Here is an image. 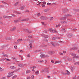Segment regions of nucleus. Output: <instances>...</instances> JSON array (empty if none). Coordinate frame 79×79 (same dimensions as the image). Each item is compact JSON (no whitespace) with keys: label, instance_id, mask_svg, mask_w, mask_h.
<instances>
[{"label":"nucleus","instance_id":"nucleus-26","mask_svg":"<svg viewBox=\"0 0 79 79\" xmlns=\"http://www.w3.org/2000/svg\"><path fill=\"white\" fill-rule=\"evenodd\" d=\"M4 59H5L6 61H11L10 59H8V58H5Z\"/></svg>","mask_w":79,"mask_h":79},{"label":"nucleus","instance_id":"nucleus-15","mask_svg":"<svg viewBox=\"0 0 79 79\" xmlns=\"http://www.w3.org/2000/svg\"><path fill=\"white\" fill-rule=\"evenodd\" d=\"M11 69H16V67L13 66H10Z\"/></svg>","mask_w":79,"mask_h":79},{"label":"nucleus","instance_id":"nucleus-36","mask_svg":"<svg viewBox=\"0 0 79 79\" xmlns=\"http://www.w3.org/2000/svg\"><path fill=\"white\" fill-rule=\"evenodd\" d=\"M37 16L39 17V16H40V13H39L37 14Z\"/></svg>","mask_w":79,"mask_h":79},{"label":"nucleus","instance_id":"nucleus-20","mask_svg":"<svg viewBox=\"0 0 79 79\" xmlns=\"http://www.w3.org/2000/svg\"><path fill=\"white\" fill-rule=\"evenodd\" d=\"M3 57H5L6 56L7 58L8 57V56L6 54H5L4 55L2 56Z\"/></svg>","mask_w":79,"mask_h":79},{"label":"nucleus","instance_id":"nucleus-9","mask_svg":"<svg viewBox=\"0 0 79 79\" xmlns=\"http://www.w3.org/2000/svg\"><path fill=\"white\" fill-rule=\"evenodd\" d=\"M14 73V72H12L11 73H8V74L10 76H13L14 74H13V73Z\"/></svg>","mask_w":79,"mask_h":79},{"label":"nucleus","instance_id":"nucleus-16","mask_svg":"<svg viewBox=\"0 0 79 79\" xmlns=\"http://www.w3.org/2000/svg\"><path fill=\"white\" fill-rule=\"evenodd\" d=\"M18 66H20V67H24V65L23 64H19L18 65Z\"/></svg>","mask_w":79,"mask_h":79},{"label":"nucleus","instance_id":"nucleus-2","mask_svg":"<svg viewBox=\"0 0 79 79\" xmlns=\"http://www.w3.org/2000/svg\"><path fill=\"white\" fill-rule=\"evenodd\" d=\"M40 19H41V20H47L48 19V18L46 17L41 16L40 17Z\"/></svg>","mask_w":79,"mask_h":79},{"label":"nucleus","instance_id":"nucleus-50","mask_svg":"<svg viewBox=\"0 0 79 79\" xmlns=\"http://www.w3.org/2000/svg\"><path fill=\"white\" fill-rule=\"evenodd\" d=\"M51 4L50 3L48 2L47 3L48 5H51Z\"/></svg>","mask_w":79,"mask_h":79},{"label":"nucleus","instance_id":"nucleus-33","mask_svg":"<svg viewBox=\"0 0 79 79\" xmlns=\"http://www.w3.org/2000/svg\"><path fill=\"white\" fill-rule=\"evenodd\" d=\"M53 19V17H51L50 18V21H52Z\"/></svg>","mask_w":79,"mask_h":79},{"label":"nucleus","instance_id":"nucleus-28","mask_svg":"<svg viewBox=\"0 0 79 79\" xmlns=\"http://www.w3.org/2000/svg\"><path fill=\"white\" fill-rule=\"evenodd\" d=\"M1 79H8L6 77H4L1 78Z\"/></svg>","mask_w":79,"mask_h":79},{"label":"nucleus","instance_id":"nucleus-8","mask_svg":"<svg viewBox=\"0 0 79 79\" xmlns=\"http://www.w3.org/2000/svg\"><path fill=\"white\" fill-rule=\"evenodd\" d=\"M25 7V6H22L19 8V9H20V10H24V8Z\"/></svg>","mask_w":79,"mask_h":79},{"label":"nucleus","instance_id":"nucleus-45","mask_svg":"<svg viewBox=\"0 0 79 79\" xmlns=\"http://www.w3.org/2000/svg\"><path fill=\"white\" fill-rule=\"evenodd\" d=\"M39 74V71H37L35 73V74Z\"/></svg>","mask_w":79,"mask_h":79},{"label":"nucleus","instance_id":"nucleus-31","mask_svg":"<svg viewBox=\"0 0 79 79\" xmlns=\"http://www.w3.org/2000/svg\"><path fill=\"white\" fill-rule=\"evenodd\" d=\"M61 63L60 61H56L55 62V64H56V63Z\"/></svg>","mask_w":79,"mask_h":79},{"label":"nucleus","instance_id":"nucleus-59","mask_svg":"<svg viewBox=\"0 0 79 79\" xmlns=\"http://www.w3.org/2000/svg\"><path fill=\"white\" fill-rule=\"evenodd\" d=\"M23 67L24 66H27V64H23Z\"/></svg>","mask_w":79,"mask_h":79},{"label":"nucleus","instance_id":"nucleus-25","mask_svg":"<svg viewBox=\"0 0 79 79\" xmlns=\"http://www.w3.org/2000/svg\"><path fill=\"white\" fill-rule=\"evenodd\" d=\"M53 33H57L58 32L57 31H56V30H54L52 31Z\"/></svg>","mask_w":79,"mask_h":79},{"label":"nucleus","instance_id":"nucleus-60","mask_svg":"<svg viewBox=\"0 0 79 79\" xmlns=\"http://www.w3.org/2000/svg\"><path fill=\"white\" fill-rule=\"evenodd\" d=\"M20 52H21V53H23V51L22 50H20Z\"/></svg>","mask_w":79,"mask_h":79},{"label":"nucleus","instance_id":"nucleus-46","mask_svg":"<svg viewBox=\"0 0 79 79\" xmlns=\"http://www.w3.org/2000/svg\"><path fill=\"white\" fill-rule=\"evenodd\" d=\"M30 46L31 48H32V44L30 43Z\"/></svg>","mask_w":79,"mask_h":79},{"label":"nucleus","instance_id":"nucleus-23","mask_svg":"<svg viewBox=\"0 0 79 79\" xmlns=\"http://www.w3.org/2000/svg\"><path fill=\"white\" fill-rule=\"evenodd\" d=\"M66 19V17H62L60 19V20H64Z\"/></svg>","mask_w":79,"mask_h":79},{"label":"nucleus","instance_id":"nucleus-57","mask_svg":"<svg viewBox=\"0 0 79 79\" xmlns=\"http://www.w3.org/2000/svg\"><path fill=\"white\" fill-rule=\"evenodd\" d=\"M3 37V36L1 35H0V39L2 38Z\"/></svg>","mask_w":79,"mask_h":79},{"label":"nucleus","instance_id":"nucleus-53","mask_svg":"<svg viewBox=\"0 0 79 79\" xmlns=\"http://www.w3.org/2000/svg\"><path fill=\"white\" fill-rule=\"evenodd\" d=\"M45 5L44 4H42V7H45Z\"/></svg>","mask_w":79,"mask_h":79},{"label":"nucleus","instance_id":"nucleus-35","mask_svg":"<svg viewBox=\"0 0 79 79\" xmlns=\"http://www.w3.org/2000/svg\"><path fill=\"white\" fill-rule=\"evenodd\" d=\"M16 77H17V75H16L14 76L13 77L12 79H15Z\"/></svg>","mask_w":79,"mask_h":79},{"label":"nucleus","instance_id":"nucleus-51","mask_svg":"<svg viewBox=\"0 0 79 79\" xmlns=\"http://www.w3.org/2000/svg\"><path fill=\"white\" fill-rule=\"evenodd\" d=\"M27 79H31V77L30 76H28L27 77Z\"/></svg>","mask_w":79,"mask_h":79},{"label":"nucleus","instance_id":"nucleus-49","mask_svg":"<svg viewBox=\"0 0 79 79\" xmlns=\"http://www.w3.org/2000/svg\"><path fill=\"white\" fill-rule=\"evenodd\" d=\"M60 26H61V25H60V24H59V25H56V27H60Z\"/></svg>","mask_w":79,"mask_h":79},{"label":"nucleus","instance_id":"nucleus-6","mask_svg":"<svg viewBox=\"0 0 79 79\" xmlns=\"http://www.w3.org/2000/svg\"><path fill=\"white\" fill-rule=\"evenodd\" d=\"M50 10V9H49L47 8V9H45L44 10V11L45 13H47L48 11Z\"/></svg>","mask_w":79,"mask_h":79},{"label":"nucleus","instance_id":"nucleus-34","mask_svg":"<svg viewBox=\"0 0 79 79\" xmlns=\"http://www.w3.org/2000/svg\"><path fill=\"white\" fill-rule=\"evenodd\" d=\"M41 23L42 24V25H43L44 26H45L46 25L44 22H41Z\"/></svg>","mask_w":79,"mask_h":79},{"label":"nucleus","instance_id":"nucleus-62","mask_svg":"<svg viewBox=\"0 0 79 79\" xmlns=\"http://www.w3.org/2000/svg\"><path fill=\"white\" fill-rule=\"evenodd\" d=\"M57 46H58V47H60V46H61V45H60L59 44H56Z\"/></svg>","mask_w":79,"mask_h":79},{"label":"nucleus","instance_id":"nucleus-1","mask_svg":"<svg viewBox=\"0 0 79 79\" xmlns=\"http://www.w3.org/2000/svg\"><path fill=\"white\" fill-rule=\"evenodd\" d=\"M70 55H72V56H74L73 58H79V56H76V53H70Z\"/></svg>","mask_w":79,"mask_h":79},{"label":"nucleus","instance_id":"nucleus-55","mask_svg":"<svg viewBox=\"0 0 79 79\" xmlns=\"http://www.w3.org/2000/svg\"><path fill=\"white\" fill-rule=\"evenodd\" d=\"M26 21L25 19H23L21 20V21Z\"/></svg>","mask_w":79,"mask_h":79},{"label":"nucleus","instance_id":"nucleus-24","mask_svg":"<svg viewBox=\"0 0 79 79\" xmlns=\"http://www.w3.org/2000/svg\"><path fill=\"white\" fill-rule=\"evenodd\" d=\"M33 40H30L29 41V42L30 43V44H32L33 43Z\"/></svg>","mask_w":79,"mask_h":79},{"label":"nucleus","instance_id":"nucleus-4","mask_svg":"<svg viewBox=\"0 0 79 79\" xmlns=\"http://www.w3.org/2000/svg\"><path fill=\"white\" fill-rule=\"evenodd\" d=\"M21 41H22V39H20L18 40L17 42H15V44H17L19 43V42H21Z\"/></svg>","mask_w":79,"mask_h":79},{"label":"nucleus","instance_id":"nucleus-11","mask_svg":"<svg viewBox=\"0 0 79 79\" xmlns=\"http://www.w3.org/2000/svg\"><path fill=\"white\" fill-rule=\"evenodd\" d=\"M60 37H56V38L55 37H54L52 38V40H56V39H60Z\"/></svg>","mask_w":79,"mask_h":79},{"label":"nucleus","instance_id":"nucleus-40","mask_svg":"<svg viewBox=\"0 0 79 79\" xmlns=\"http://www.w3.org/2000/svg\"><path fill=\"white\" fill-rule=\"evenodd\" d=\"M34 75H32L31 77V79H34Z\"/></svg>","mask_w":79,"mask_h":79},{"label":"nucleus","instance_id":"nucleus-37","mask_svg":"<svg viewBox=\"0 0 79 79\" xmlns=\"http://www.w3.org/2000/svg\"><path fill=\"white\" fill-rule=\"evenodd\" d=\"M19 3V2H16L15 3V4H14V5L15 6H16L17 4H18Z\"/></svg>","mask_w":79,"mask_h":79},{"label":"nucleus","instance_id":"nucleus-58","mask_svg":"<svg viewBox=\"0 0 79 79\" xmlns=\"http://www.w3.org/2000/svg\"><path fill=\"white\" fill-rule=\"evenodd\" d=\"M42 3H43V4H46V2H42Z\"/></svg>","mask_w":79,"mask_h":79},{"label":"nucleus","instance_id":"nucleus-48","mask_svg":"<svg viewBox=\"0 0 79 79\" xmlns=\"http://www.w3.org/2000/svg\"><path fill=\"white\" fill-rule=\"evenodd\" d=\"M7 17V16L5 15H4L3 16V18H6Z\"/></svg>","mask_w":79,"mask_h":79},{"label":"nucleus","instance_id":"nucleus-3","mask_svg":"<svg viewBox=\"0 0 79 79\" xmlns=\"http://www.w3.org/2000/svg\"><path fill=\"white\" fill-rule=\"evenodd\" d=\"M41 72H47V73H49V71L48 70V68H46L43 69L41 70Z\"/></svg>","mask_w":79,"mask_h":79},{"label":"nucleus","instance_id":"nucleus-19","mask_svg":"<svg viewBox=\"0 0 79 79\" xmlns=\"http://www.w3.org/2000/svg\"><path fill=\"white\" fill-rule=\"evenodd\" d=\"M31 72V70H27L26 71V74H28V73H29Z\"/></svg>","mask_w":79,"mask_h":79},{"label":"nucleus","instance_id":"nucleus-12","mask_svg":"<svg viewBox=\"0 0 79 79\" xmlns=\"http://www.w3.org/2000/svg\"><path fill=\"white\" fill-rule=\"evenodd\" d=\"M6 40H11L12 39L10 37H6Z\"/></svg>","mask_w":79,"mask_h":79},{"label":"nucleus","instance_id":"nucleus-54","mask_svg":"<svg viewBox=\"0 0 79 79\" xmlns=\"http://www.w3.org/2000/svg\"><path fill=\"white\" fill-rule=\"evenodd\" d=\"M12 16L13 17H15V16H16V15L14 14H12Z\"/></svg>","mask_w":79,"mask_h":79},{"label":"nucleus","instance_id":"nucleus-7","mask_svg":"<svg viewBox=\"0 0 79 79\" xmlns=\"http://www.w3.org/2000/svg\"><path fill=\"white\" fill-rule=\"evenodd\" d=\"M20 20H21V19H19V20H14V22L15 23H17L18 22L20 21Z\"/></svg>","mask_w":79,"mask_h":79},{"label":"nucleus","instance_id":"nucleus-32","mask_svg":"<svg viewBox=\"0 0 79 79\" xmlns=\"http://www.w3.org/2000/svg\"><path fill=\"white\" fill-rule=\"evenodd\" d=\"M40 56H41V58H44V54H41Z\"/></svg>","mask_w":79,"mask_h":79},{"label":"nucleus","instance_id":"nucleus-61","mask_svg":"<svg viewBox=\"0 0 79 79\" xmlns=\"http://www.w3.org/2000/svg\"><path fill=\"white\" fill-rule=\"evenodd\" d=\"M63 24L66 23V21H63Z\"/></svg>","mask_w":79,"mask_h":79},{"label":"nucleus","instance_id":"nucleus-52","mask_svg":"<svg viewBox=\"0 0 79 79\" xmlns=\"http://www.w3.org/2000/svg\"><path fill=\"white\" fill-rule=\"evenodd\" d=\"M51 62H52V63H54L55 62V61L54 60H51Z\"/></svg>","mask_w":79,"mask_h":79},{"label":"nucleus","instance_id":"nucleus-10","mask_svg":"<svg viewBox=\"0 0 79 79\" xmlns=\"http://www.w3.org/2000/svg\"><path fill=\"white\" fill-rule=\"evenodd\" d=\"M48 54H49V55H52L53 54V52L52 51H49L48 52Z\"/></svg>","mask_w":79,"mask_h":79},{"label":"nucleus","instance_id":"nucleus-5","mask_svg":"<svg viewBox=\"0 0 79 79\" xmlns=\"http://www.w3.org/2000/svg\"><path fill=\"white\" fill-rule=\"evenodd\" d=\"M16 28L15 27H13L10 29V31H15L16 30Z\"/></svg>","mask_w":79,"mask_h":79},{"label":"nucleus","instance_id":"nucleus-41","mask_svg":"<svg viewBox=\"0 0 79 79\" xmlns=\"http://www.w3.org/2000/svg\"><path fill=\"white\" fill-rule=\"evenodd\" d=\"M15 13H17V14H21V13L19 12H15Z\"/></svg>","mask_w":79,"mask_h":79},{"label":"nucleus","instance_id":"nucleus-18","mask_svg":"<svg viewBox=\"0 0 79 79\" xmlns=\"http://www.w3.org/2000/svg\"><path fill=\"white\" fill-rule=\"evenodd\" d=\"M70 69H71L72 70V71L73 72V71H74V68L70 66Z\"/></svg>","mask_w":79,"mask_h":79},{"label":"nucleus","instance_id":"nucleus-22","mask_svg":"<svg viewBox=\"0 0 79 79\" xmlns=\"http://www.w3.org/2000/svg\"><path fill=\"white\" fill-rule=\"evenodd\" d=\"M69 16H71V15L69 14H67L65 15V17H69Z\"/></svg>","mask_w":79,"mask_h":79},{"label":"nucleus","instance_id":"nucleus-43","mask_svg":"<svg viewBox=\"0 0 79 79\" xmlns=\"http://www.w3.org/2000/svg\"><path fill=\"white\" fill-rule=\"evenodd\" d=\"M27 32H28V33H32V31H29L28 30L27 31Z\"/></svg>","mask_w":79,"mask_h":79},{"label":"nucleus","instance_id":"nucleus-27","mask_svg":"<svg viewBox=\"0 0 79 79\" xmlns=\"http://www.w3.org/2000/svg\"><path fill=\"white\" fill-rule=\"evenodd\" d=\"M34 68H36V67H33V69H32V71L33 73L35 72Z\"/></svg>","mask_w":79,"mask_h":79},{"label":"nucleus","instance_id":"nucleus-17","mask_svg":"<svg viewBox=\"0 0 79 79\" xmlns=\"http://www.w3.org/2000/svg\"><path fill=\"white\" fill-rule=\"evenodd\" d=\"M66 73H67V74H68V75H69V74H70V72H69V71L68 70H66Z\"/></svg>","mask_w":79,"mask_h":79},{"label":"nucleus","instance_id":"nucleus-29","mask_svg":"<svg viewBox=\"0 0 79 79\" xmlns=\"http://www.w3.org/2000/svg\"><path fill=\"white\" fill-rule=\"evenodd\" d=\"M61 74H63V75H66V73L63 72H61Z\"/></svg>","mask_w":79,"mask_h":79},{"label":"nucleus","instance_id":"nucleus-39","mask_svg":"<svg viewBox=\"0 0 79 79\" xmlns=\"http://www.w3.org/2000/svg\"><path fill=\"white\" fill-rule=\"evenodd\" d=\"M28 38L31 39V38H32V36L31 35H29L28 36Z\"/></svg>","mask_w":79,"mask_h":79},{"label":"nucleus","instance_id":"nucleus-64","mask_svg":"<svg viewBox=\"0 0 79 79\" xmlns=\"http://www.w3.org/2000/svg\"><path fill=\"white\" fill-rule=\"evenodd\" d=\"M29 19H25V21H28Z\"/></svg>","mask_w":79,"mask_h":79},{"label":"nucleus","instance_id":"nucleus-63","mask_svg":"<svg viewBox=\"0 0 79 79\" xmlns=\"http://www.w3.org/2000/svg\"><path fill=\"white\" fill-rule=\"evenodd\" d=\"M22 41H23V42L26 41V39H23Z\"/></svg>","mask_w":79,"mask_h":79},{"label":"nucleus","instance_id":"nucleus-13","mask_svg":"<svg viewBox=\"0 0 79 79\" xmlns=\"http://www.w3.org/2000/svg\"><path fill=\"white\" fill-rule=\"evenodd\" d=\"M49 56L47 54H44V58H48Z\"/></svg>","mask_w":79,"mask_h":79},{"label":"nucleus","instance_id":"nucleus-56","mask_svg":"<svg viewBox=\"0 0 79 79\" xmlns=\"http://www.w3.org/2000/svg\"><path fill=\"white\" fill-rule=\"evenodd\" d=\"M59 54H60V55H63V54L61 52L59 53Z\"/></svg>","mask_w":79,"mask_h":79},{"label":"nucleus","instance_id":"nucleus-44","mask_svg":"<svg viewBox=\"0 0 79 79\" xmlns=\"http://www.w3.org/2000/svg\"><path fill=\"white\" fill-rule=\"evenodd\" d=\"M72 31H76L77 30V29H76V28H73L72 29Z\"/></svg>","mask_w":79,"mask_h":79},{"label":"nucleus","instance_id":"nucleus-14","mask_svg":"<svg viewBox=\"0 0 79 79\" xmlns=\"http://www.w3.org/2000/svg\"><path fill=\"white\" fill-rule=\"evenodd\" d=\"M48 31H50V32H53V29L52 28H49L48 29Z\"/></svg>","mask_w":79,"mask_h":79},{"label":"nucleus","instance_id":"nucleus-42","mask_svg":"<svg viewBox=\"0 0 79 79\" xmlns=\"http://www.w3.org/2000/svg\"><path fill=\"white\" fill-rule=\"evenodd\" d=\"M14 47V48H15V49H17V48H18V47L16 45Z\"/></svg>","mask_w":79,"mask_h":79},{"label":"nucleus","instance_id":"nucleus-30","mask_svg":"<svg viewBox=\"0 0 79 79\" xmlns=\"http://www.w3.org/2000/svg\"><path fill=\"white\" fill-rule=\"evenodd\" d=\"M74 11L77 12H79V9H74Z\"/></svg>","mask_w":79,"mask_h":79},{"label":"nucleus","instance_id":"nucleus-38","mask_svg":"<svg viewBox=\"0 0 79 79\" xmlns=\"http://www.w3.org/2000/svg\"><path fill=\"white\" fill-rule=\"evenodd\" d=\"M7 18L9 19H11V18H12V16H7Z\"/></svg>","mask_w":79,"mask_h":79},{"label":"nucleus","instance_id":"nucleus-47","mask_svg":"<svg viewBox=\"0 0 79 79\" xmlns=\"http://www.w3.org/2000/svg\"><path fill=\"white\" fill-rule=\"evenodd\" d=\"M20 70V69L19 68L17 69H16L15 70V71H19V70Z\"/></svg>","mask_w":79,"mask_h":79},{"label":"nucleus","instance_id":"nucleus-21","mask_svg":"<svg viewBox=\"0 0 79 79\" xmlns=\"http://www.w3.org/2000/svg\"><path fill=\"white\" fill-rule=\"evenodd\" d=\"M38 62H39V63H42V62H44V61L43 60H38Z\"/></svg>","mask_w":79,"mask_h":79}]
</instances>
